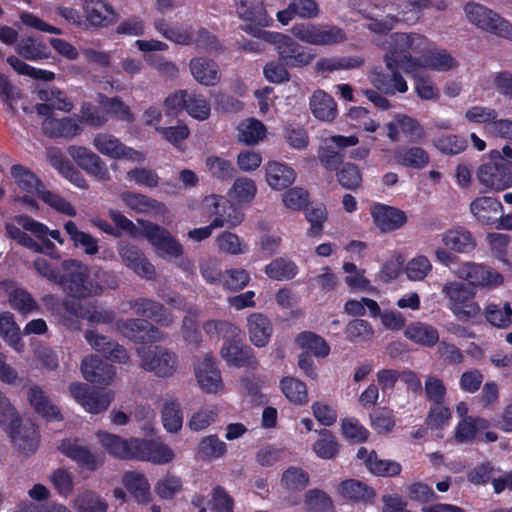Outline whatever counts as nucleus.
<instances>
[{
  "mask_svg": "<svg viewBox=\"0 0 512 512\" xmlns=\"http://www.w3.org/2000/svg\"><path fill=\"white\" fill-rule=\"evenodd\" d=\"M62 268L65 274L60 278V282L64 289L75 298L101 294L111 277L102 269H90L76 260L64 261Z\"/></svg>",
  "mask_w": 512,
  "mask_h": 512,
  "instance_id": "nucleus-1",
  "label": "nucleus"
},
{
  "mask_svg": "<svg viewBox=\"0 0 512 512\" xmlns=\"http://www.w3.org/2000/svg\"><path fill=\"white\" fill-rule=\"evenodd\" d=\"M0 428L18 452L28 455L37 450L40 441L38 428L32 422H22L14 406L1 391Z\"/></svg>",
  "mask_w": 512,
  "mask_h": 512,
  "instance_id": "nucleus-2",
  "label": "nucleus"
},
{
  "mask_svg": "<svg viewBox=\"0 0 512 512\" xmlns=\"http://www.w3.org/2000/svg\"><path fill=\"white\" fill-rule=\"evenodd\" d=\"M432 42L425 36L417 33H393L383 43L386 50L385 62L389 70L405 67L410 61H417L419 57L430 51Z\"/></svg>",
  "mask_w": 512,
  "mask_h": 512,
  "instance_id": "nucleus-3",
  "label": "nucleus"
},
{
  "mask_svg": "<svg viewBox=\"0 0 512 512\" xmlns=\"http://www.w3.org/2000/svg\"><path fill=\"white\" fill-rule=\"evenodd\" d=\"M201 205L205 213L215 215V218L209 226L188 232V237L193 241L200 242L207 239L213 229L224 226L236 227L243 221V214L234 209L224 197L214 194L206 196Z\"/></svg>",
  "mask_w": 512,
  "mask_h": 512,
  "instance_id": "nucleus-4",
  "label": "nucleus"
},
{
  "mask_svg": "<svg viewBox=\"0 0 512 512\" xmlns=\"http://www.w3.org/2000/svg\"><path fill=\"white\" fill-rule=\"evenodd\" d=\"M476 178L486 192H500L512 187V164L499 150H491L476 170Z\"/></svg>",
  "mask_w": 512,
  "mask_h": 512,
  "instance_id": "nucleus-5",
  "label": "nucleus"
},
{
  "mask_svg": "<svg viewBox=\"0 0 512 512\" xmlns=\"http://www.w3.org/2000/svg\"><path fill=\"white\" fill-rule=\"evenodd\" d=\"M467 20L477 28L512 41V24L492 9L469 2L464 7Z\"/></svg>",
  "mask_w": 512,
  "mask_h": 512,
  "instance_id": "nucleus-6",
  "label": "nucleus"
},
{
  "mask_svg": "<svg viewBox=\"0 0 512 512\" xmlns=\"http://www.w3.org/2000/svg\"><path fill=\"white\" fill-rule=\"evenodd\" d=\"M140 367L157 377L168 378L178 369L177 355L161 346H148L137 349Z\"/></svg>",
  "mask_w": 512,
  "mask_h": 512,
  "instance_id": "nucleus-7",
  "label": "nucleus"
},
{
  "mask_svg": "<svg viewBox=\"0 0 512 512\" xmlns=\"http://www.w3.org/2000/svg\"><path fill=\"white\" fill-rule=\"evenodd\" d=\"M138 223L141 236L147 239L158 256L166 260L182 256L183 246L166 228L144 220Z\"/></svg>",
  "mask_w": 512,
  "mask_h": 512,
  "instance_id": "nucleus-8",
  "label": "nucleus"
},
{
  "mask_svg": "<svg viewBox=\"0 0 512 512\" xmlns=\"http://www.w3.org/2000/svg\"><path fill=\"white\" fill-rule=\"evenodd\" d=\"M442 293L448 299V308L461 320L474 319L480 315V306L474 301V293L463 283L447 282Z\"/></svg>",
  "mask_w": 512,
  "mask_h": 512,
  "instance_id": "nucleus-9",
  "label": "nucleus"
},
{
  "mask_svg": "<svg viewBox=\"0 0 512 512\" xmlns=\"http://www.w3.org/2000/svg\"><path fill=\"white\" fill-rule=\"evenodd\" d=\"M261 39L274 45L278 52L279 58L286 65L292 67H300L308 65L314 55L310 49L301 47L291 37L279 32L261 33Z\"/></svg>",
  "mask_w": 512,
  "mask_h": 512,
  "instance_id": "nucleus-10",
  "label": "nucleus"
},
{
  "mask_svg": "<svg viewBox=\"0 0 512 512\" xmlns=\"http://www.w3.org/2000/svg\"><path fill=\"white\" fill-rule=\"evenodd\" d=\"M236 13L244 22L241 28L254 37L261 38V28L273 24L262 0H236Z\"/></svg>",
  "mask_w": 512,
  "mask_h": 512,
  "instance_id": "nucleus-11",
  "label": "nucleus"
},
{
  "mask_svg": "<svg viewBox=\"0 0 512 512\" xmlns=\"http://www.w3.org/2000/svg\"><path fill=\"white\" fill-rule=\"evenodd\" d=\"M291 32L298 40L313 45H331L345 40L344 32L334 26L300 23L295 24Z\"/></svg>",
  "mask_w": 512,
  "mask_h": 512,
  "instance_id": "nucleus-12",
  "label": "nucleus"
},
{
  "mask_svg": "<svg viewBox=\"0 0 512 512\" xmlns=\"http://www.w3.org/2000/svg\"><path fill=\"white\" fill-rule=\"evenodd\" d=\"M92 144L102 155L111 159H125L135 163H143L145 154L126 146L117 137L108 133H98L94 136Z\"/></svg>",
  "mask_w": 512,
  "mask_h": 512,
  "instance_id": "nucleus-13",
  "label": "nucleus"
},
{
  "mask_svg": "<svg viewBox=\"0 0 512 512\" xmlns=\"http://www.w3.org/2000/svg\"><path fill=\"white\" fill-rule=\"evenodd\" d=\"M458 66L457 61L444 49H437L432 43L430 51L419 57L417 61L408 62L405 73L416 76V71L429 69L435 71H449Z\"/></svg>",
  "mask_w": 512,
  "mask_h": 512,
  "instance_id": "nucleus-14",
  "label": "nucleus"
},
{
  "mask_svg": "<svg viewBox=\"0 0 512 512\" xmlns=\"http://www.w3.org/2000/svg\"><path fill=\"white\" fill-rule=\"evenodd\" d=\"M454 273L472 286L494 288L503 282V276L499 272L483 264L466 262L461 264Z\"/></svg>",
  "mask_w": 512,
  "mask_h": 512,
  "instance_id": "nucleus-15",
  "label": "nucleus"
},
{
  "mask_svg": "<svg viewBox=\"0 0 512 512\" xmlns=\"http://www.w3.org/2000/svg\"><path fill=\"white\" fill-rule=\"evenodd\" d=\"M85 18V28H104L119 18L117 11L106 0H80Z\"/></svg>",
  "mask_w": 512,
  "mask_h": 512,
  "instance_id": "nucleus-16",
  "label": "nucleus"
},
{
  "mask_svg": "<svg viewBox=\"0 0 512 512\" xmlns=\"http://www.w3.org/2000/svg\"><path fill=\"white\" fill-rule=\"evenodd\" d=\"M69 392L74 400L80 404L83 409L91 414H98L105 411L113 400V392L107 391L97 393L83 383H72L69 386Z\"/></svg>",
  "mask_w": 512,
  "mask_h": 512,
  "instance_id": "nucleus-17",
  "label": "nucleus"
},
{
  "mask_svg": "<svg viewBox=\"0 0 512 512\" xmlns=\"http://www.w3.org/2000/svg\"><path fill=\"white\" fill-rule=\"evenodd\" d=\"M309 481V474L304 469L296 466L288 467L280 480L283 500L290 506L300 504V492L308 486Z\"/></svg>",
  "mask_w": 512,
  "mask_h": 512,
  "instance_id": "nucleus-18",
  "label": "nucleus"
},
{
  "mask_svg": "<svg viewBox=\"0 0 512 512\" xmlns=\"http://www.w3.org/2000/svg\"><path fill=\"white\" fill-rule=\"evenodd\" d=\"M490 422L481 417H468L460 420L455 429V439L461 443L471 442L477 437L486 442H495L498 436L493 431H486Z\"/></svg>",
  "mask_w": 512,
  "mask_h": 512,
  "instance_id": "nucleus-19",
  "label": "nucleus"
},
{
  "mask_svg": "<svg viewBox=\"0 0 512 512\" xmlns=\"http://www.w3.org/2000/svg\"><path fill=\"white\" fill-rule=\"evenodd\" d=\"M68 154L78 166L97 180L107 181L110 179V174L104 161L89 148L72 145L68 148Z\"/></svg>",
  "mask_w": 512,
  "mask_h": 512,
  "instance_id": "nucleus-20",
  "label": "nucleus"
},
{
  "mask_svg": "<svg viewBox=\"0 0 512 512\" xmlns=\"http://www.w3.org/2000/svg\"><path fill=\"white\" fill-rule=\"evenodd\" d=\"M59 450L68 458L75 461L82 469L94 471L104 463V456L91 452L78 439H65L59 445Z\"/></svg>",
  "mask_w": 512,
  "mask_h": 512,
  "instance_id": "nucleus-21",
  "label": "nucleus"
},
{
  "mask_svg": "<svg viewBox=\"0 0 512 512\" xmlns=\"http://www.w3.org/2000/svg\"><path fill=\"white\" fill-rule=\"evenodd\" d=\"M370 215L375 226L384 233L398 230L408 221L407 214L403 210L382 203L373 204Z\"/></svg>",
  "mask_w": 512,
  "mask_h": 512,
  "instance_id": "nucleus-22",
  "label": "nucleus"
},
{
  "mask_svg": "<svg viewBox=\"0 0 512 512\" xmlns=\"http://www.w3.org/2000/svg\"><path fill=\"white\" fill-rule=\"evenodd\" d=\"M195 377L201 390L209 394L224 392L221 373L210 356H205L195 366Z\"/></svg>",
  "mask_w": 512,
  "mask_h": 512,
  "instance_id": "nucleus-23",
  "label": "nucleus"
},
{
  "mask_svg": "<svg viewBox=\"0 0 512 512\" xmlns=\"http://www.w3.org/2000/svg\"><path fill=\"white\" fill-rule=\"evenodd\" d=\"M136 445L138 446L135 460L164 465L172 462L176 457L173 449L161 441L139 439Z\"/></svg>",
  "mask_w": 512,
  "mask_h": 512,
  "instance_id": "nucleus-24",
  "label": "nucleus"
},
{
  "mask_svg": "<svg viewBox=\"0 0 512 512\" xmlns=\"http://www.w3.org/2000/svg\"><path fill=\"white\" fill-rule=\"evenodd\" d=\"M123 204L130 210L154 217L165 216L167 207L165 204L144 194L124 191L120 194Z\"/></svg>",
  "mask_w": 512,
  "mask_h": 512,
  "instance_id": "nucleus-25",
  "label": "nucleus"
},
{
  "mask_svg": "<svg viewBox=\"0 0 512 512\" xmlns=\"http://www.w3.org/2000/svg\"><path fill=\"white\" fill-rule=\"evenodd\" d=\"M387 137L396 142L404 135L412 141H418L424 137L422 126L415 119L404 114H397L393 120L386 124Z\"/></svg>",
  "mask_w": 512,
  "mask_h": 512,
  "instance_id": "nucleus-26",
  "label": "nucleus"
},
{
  "mask_svg": "<svg viewBox=\"0 0 512 512\" xmlns=\"http://www.w3.org/2000/svg\"><path fill=\"white\" fill-rule=\"evenodd\" d=\"M101 445L114 457L120 459H135L137 453L136 442L139 438L123 439L118 435L98 432Z\"/></svg>",
  "mask_w": 512,
  "mask_h": 512,
  "instance_id": "nucleus-27",
  "label": "nucleus"
},
{
  "mask_svg": "<svg viewBox=\"0 0 512 512\" xmlns=\"http://www.w3.org/2000/svg\"><path fill=\"white\" fill-rule=\"evenodd\" d=\"M265 181L272 190L280 191L296 180L295 170L286 163L279 161H268L264 167Z\"/></svg>",
  "mask_w": 512,
  "mask_h": 512,
  "instance_id": "nucleus-28",
  "label": "nucleus"
},
{
  "mask_svg": "<svg viewBox=\"0 0 512 512\" xmlns=\"http://www.w3.org/2000/svg\"><path fill=\"white\" fill-rule=\"evenodd\" d=\"M470 211L479 223L494 225L503 212V206L496 198L482 196L471 202Z\"/></svg>",
  "mask_w": 512,
  "mask_h": 512,
  "instance_id": "nucleus-29",
  "label": "nucleus"
},
{
  "mask_svg": "<svg viewBox=\"0 0 512 512\" xmlns=\"http://www.w3.org/2000/svg\"><path fill=\"white\" fill-rule=\"evenodd\" d=\"M81 371L83 377L89 382L105 385L110 384L116 374L114 366L95 356H89L83 360Z\"/></svg>",
  "mask_w": 512,
  "mask_h": 512,
  "instance_id": "nucleus-30",
  "label": "nucleus"
},
{
  "mask_svg": "<svg viewBox=\"0 0 512 512\" xmlns=\"http://www.w3.org/2000/svg\"><path fill=\"white\" fill-rule=\"evenodd\" d=\"M44 117L42 128L49 137L73 138L82 131L80 123L73 118L56 119L51 114Z\"/></svg>",
  "mask_w": 512,
  "mask_h": 512,
  "instance_id": "nucleus-31",
  "label": "nucleus"
},
{
  "mask_svg": "<svg viewBox=\"0 0 512 512\" xmlns=\"http://www.w3.org/2000/svg\"><path fill=\"white\" fill-rule=\"evenodd\" d=\"M117 329L124 336L137 342H155L161 339L159 331L143 320L117 322Z\"/></svg>",
  "mask_w": 512,
  "mask_h": 512,
  "instance_id": "nucleus-32",
  "label": "nucleus"
},
{
  "mask_svg": "<svg viewBox=\"0 0 512 512\" xmlns=\"http://www.w3.org/2000/svg\"><path fill=\"white\" fill-rule=\"evenodd\" d=\"M38 98L44 103L36 106V111L40 116H48L52 109L69 112L73 104L67 99L65 94L56 88H46L38 92Z\"/></svg>",
  "mask_w": 512,
  "mask_h": 512,
  "instance_id": "nucleus-33",
  "label": "nucleus"
},
{
  "mask_svg": "<svg viewBox=\"0 0 512 512\" xmlns=\"http://www.w3.org/2000/svg\"><path fill=\"white\" fill-rule=\"evenodd\" d=\"M250 341L256 347H264L270 341L273 327L271 321L261 313H252L247 318Z\"/></svg>",
  "mask_w": 512,
  "mask_h": 512,
  "instance_id": "nucleus-34",
  "label": "nucleus"
},
{
  "mask_svg": "<svg viewBox=\"0 0 512 512\" xmlns=\"http://www.w3.org/2000/svg\"><path fill=\"white\" fill-rule=\"evenodd\" d=\"M441 241L447 249L457 253H469L476 247L472 233L461 227L445 231L441 235Z\"/></svg>",
  "mask_w": 512,
  "mask_h": 512,
  "instance_id": "nucleus-35",
  "label": "nucleus"
},
{
  "mask_svg": "<svg viewBox=\"0 0 512 512\" xmlns=\"http://www.w3.org/2000/svg\"><path fill=\"white\" fill-rule=\"evenodd\" d=\"M119 254L123 262L141 277L151 278L154 275V266L135 246L128 244L121 245Z\"/></svg>",
  "mask_w": 512,
  "mask_h": 512,
  "instance_id": "nucleus-36",
  "label": "nucleus"
},
{
  "mask_svg": "<svg viewBox=\"0 0 512 512\" xmlns=\"http://www.w3.org/2000/svg\"><path fill=\"white\" fill-rule=\"evenodd\" d=\"M221 356L227 362V364L236 367H251L254 368L257 365V360L253 355L251 348L245 346L241 347L235 341H227L222 349Z\"/></svg>",
  "mask_w": 512,
  "mask_h": 512,
  "instance_id": "nucleus-37",
  "label": "nucleus"
},
{
  "mask_svg": "<svg viewBox=\"0 0 512 512\" xmlns=\"http://www.w3.org/2000/svg\"><path fill=\"white\" fill-rule=\"evenodd\" d=\"M357 457L363 460L368 470L378 476H394L400 473L399 463L389 460H380L374 451H368L361 447L357 452Z\"/></svg>",
  "mask_w": 512,
  "mask_h": 512,
  "instance_id": "nucleus-38",
  "label": "nucleus"
},
{
  "mask_svg": "<svg viewBox=\"0 0 512 512\" xmlns=\"http://www.w3.org/2000/svg\"><path fill=\"white\" fill-rule=\"evenodd\" d=\"M309 105L313 116L321 121L330 122L337 115L336 102L323 90H317L313 93Z\"/></svg>",
  "mask_w": 512,
  "mask_h": 512,
  "instance_id": "nucleus-39",
  "label": "nucleus"
},
{
  "mask_svg": "<svg viewBox=\"0 0 512 512\" xmlns=\"http://www.w3.org/2000/svg\"><path fill=\"white\" fill-rule=\"evenodd\" d=\"M393 160L394 163L405 167L422 169L429 163V155L420 147L399 146L394 152Z\"/></svg>",
  "mask_w": 512,
  "mask_h": 512,
  "instance_id": "nucleus-40",
  "label": "nucleus"
},
{
  "mask_svg": "<svg viewBox=\"0 0 512 512\" xmlns=\"http://www.w3.org/2000/svg\"><path fill=\"white\" fill-rule=\"evenodd\" d=\"M190 71L193 78L205 86H214L220 81L218 66L204 58H194L190 61Z\"/></svg>",
  "mask_w": 512,
  "mask_h": 512,
  "instance_id": "nucleus-41",
  "label": "nucleus"
},
{
  "mask_svg": "<svg viewBox=\"0 0 512 512\" xmlns=\"http://www.w3.org/2000/svg\"><path fill=\"white\" fill-rule=\"evenodd\" d=\"M227 450V444L220 440L217 435H208L202 437L199 441L195 455L200 460L213 462L223 458Z\"/></svg>",
  "mask_w": 512,
  "mask_h": 512,
  "instance_id": "nucleus-42",
  "label": "nucleus"
},
{
  "mask_svg": "<svg viewBox=\"0 0 512 512\" xmlns=\"http://www.w3.org/2000/svg\"><path fill=\"white\" fill-rule=\"evenodd\" d=\"M395 67L392 72V77L388 78L381 72L373 71L371 72L369 78L371 83L381 92L386 94H394L396 92L405 93L408 90V85L406 80L398 73H396Z\"/></svg>",
  "mask_w": 512,
  "mask_h": 512,
  "instance_id": "nucleus-43",
  "label": "nucleus"
},
{
  "mask_svg": "<svg viewBox=\"0 0 512 512\" xmlns=\"http://www.w3.org/2000/svg\"><path fill=\"white\" fill-rule=\"evenodd\" d=\"M404 334L409 340L423 346H434L439 341L437 329L423 322L410 324Z\"/></svg>",
  "mask_w": 512,
  "mask_h": 512,
  "instance_id": "nucleus-44",
  "label": "nucleus"
},
{
  "mask_svg": "<svg viewBox=\"0 0 512 512\" xmlns=\"http://www.w3.org/2000/svg\"><path fill=\"white\" fill-rule=\"evenodd\" d=\"M161 420L164 429L168 433H177L183 425V413L180 404L171 398L163 401L161 408Z\"/></svg>",
  "mask_w": 512,
  "mask_h": 512,
  "instance_id": "nucleus-45",
  "label": "nucleus"
},
{
  "mask_svg": "<svg viewBox=\"0 0 512 512\" xmlns=\"http://www.w3.org/2000/svg\"><path fill=\"white\" fill-rule=\"evenodd\" d=\"M257 193V186L253 179L242 176L237 178L228 195L230 200L238 205L248 204L253 201Z\"/></svg>",
  "mask_w": 512,
  "mask_h": 512,
  "instance_id": "nucleus-46",
  "label": "nucleus"
},
{
  "mask_svg": "<svg viewBox=\"0 0 512 512\" xmlns=\"http://www.w3.org/2000/svg\"><path fill=\"white\" fill-rule=\"evenodd\" d=\"M122 483L139 503H146L150 499V485L146 477L138 472H126Z\"/></svg>",
  "mask_w": 512,
  "mask_h": 512,
  "instance_id": "nucleus-47",
  "label": "nucleus"
},
{
  "mask_svg": "<svg viewBox=\"0 0 512 512\" xmlns=\"http://www.w3.org/2000/svg\"><path fill=\"white\" fill-rule=\"evenodd\" d=\"M238 140L247 145H256L266 137V126L255 118H248L238 125Z\"/></svg>",
  "mask_w": 512,
  "mask_h": 512,
  "instance_id": "nucleus-48",
  "label": "nucleus"
},
{
  "mask_svg": "<svg viewBox=\"0 0 512 512\" xmlns=\"http://www.w3.org/2000/svg\"><path fill=\"white\" fill-rule=\"evenodd\" d=\"M28 400L35 411L44 418L51 420L60 417L58 408L51 403L49 398L39 387L34 386L29 389Z\"/></svg>",
  "mask_w": 512,
  "mask_h": 512,
  "instance_id": "nucleus-49",
  "label": "nucleus"
},
{
  "mask_svg": "<svg viewBox=\"0 0 512 512\" xmlns=\"http://www.w3.org/2000/svg\"><path fill=\"white\" fill-rule=\"evenodd\" d=\"M15 51L21 57L31 61L47 59L50 56V51L45 43L30 37L16 42Z\"/></svg>",
  "mask_w": 512,
  "mask_h": 512,
  "instance_id": "nucleus-50",
  "label": "nucleus"
},
{
  "mask_svg": "<svg viewBox=\"0 0 512 512\" xmlns=\"http://www.w3.org/2000/svg\"><path fill=\"white\" fill-rule=\"evenodd\" d=\"M485 319L492 326L505 329L512 322V307L510 303H489L484 309Z\"/></svg>",
  "mask_w": 512,
  "mask_h": 512,
  "instance_id": "nucleus-51",
  "label": "nucleus"
},
{
  "mask_svg": "<svg viewBox=\"0 0 512 512\" xmlns=\"http://www.w3.org/2000/svg\"><path fill=\"white\" fill-rule=\"evenodd\" d=\"M67 311L77 317L87 319L93 323H109L113 319V313L109 310L99 308L92 303L86 306L78 305L74 307L70 303L65 304Z\"/></svg>",
  "mask_w": 512,
  "mask_h": 512,
  "instance_id": "nucleus-52",
  "label": "nucleus"
},
{
  "mask_svg": "<svg viewBox=\"0 0 512 512\" xmlns=\"http://www.w3.org/2000/svg\"><path fill=\"white\" fill-rule=\"evenodd\" d=\"M280 389L287 400L295 405H305L308 402L306 384L294 377H284L280 381Z\"/></svg>",
  "mask_w": 512,
  "mask_h": 512,
  "instance_id": "nucleus-53",
  "label": "nucleus"
},
{
  "mask_svg": "<svg viewBox=\"0 0 512 512\" xmlns=\"http://www.w3.org/2000/svg\"><path fill=\"white\" fill-rule=\"evenodd\" d=\"M14 221L18 226L24 230L32 233L35 237L40 240H44L47 236L56 240L59 244L64 243V239L58 230H49L46 225L40 223L28 216L19 215L14 218Z\"/></svg>",
  "mask_w": 512,
  "mask_h": 512,
  "instance_id": "nucleus-54",
  "label": "nucleus"
},
{
  "mask_svg": "<svg viewBox=\"0 0 512 512\" xmlns=\"http://www.w3.org/2000/svg\"><path fill=\"white\" fill-rule=\"evenodd\" d=\"M303 508L307 512H333L331 497L321 489H310L304 494Z\"/></svg>",
  "mask_w": 512,
  "mask_h": 512,
  "instance_id": "nucleus-55",
  "label": "nucleus"
},
{
  "mask_svg": "<svg viewBox=\"0 0 512 512\" xmlns=\"http://www.w3.org/2000/svg\"><path fill=\"white\" fill-rule=\"evenodd\" d=\"M374 12H368L366 10L363 11V14L366 18L370 20V22L367 24V28L376 34H382L386 33L390 30H392L396 23L399 21L407 22L409 19L405 18V12L399 11L398 15L401 17H396L388 14L385 19H378L381 15L379 14V9L375 8Z\"/></svg>",
  "mask_w": 512,
  "mask_h": 512,
  "instance_id": "nucleus-56",
  "label": "nucleus"
},
{
  "mask_svg": "<svg viewBox=\"0 0 512 512\" xmlns=\"http://www.w3.org/2000/svg\"><path fill=\"white\" fill-rule=\"evenodd\" d=\"M133 309L136 313L149 317L161 325H169L173 321V316L167 313L164 307L156 302L141 299L135 302Z\"/></svg>",
  "mask_w": 512,
  "mask_h": 512,
  "instance_id": "nucleus-57",
  "label": "nucleus"
},
{
  "mask_svg": "<svg viewBox=\"0 0 512 512\" xmlns=\"http://www.w3.org/2000/svg\"><path fill=\"white\" fill-rule=\"evenodd\" d=\"M342 269L345 276L346 285L359 292H371L373 287L371 286L370 280L365 277V270L358 268L352 262H343Z\"/></svg>",
  "mask_w": 512,
  "mask_h": 512,
  "instance_id": "nucleus-58",
  "label": "nucleus"
},
{
  "mask_svg": "<svg viewBox=\"0 0 512 512\" xmlns=\"http://www.w3.org/2000/svg\"><path fill=\"white\" fill-rule=\"evenodd\" d=\"M295 342L300 349L309 351L316 357H326L330 352L327 342L321 336L310 331L300 333Z\"/></svg>",
  "mask_w": 512,
  "mask_h": 512,
  "instance_id": "nucleus-59",
  "label": "nucleus"
},
{
  "mask_svg": "<svg viewBox=\"0 0 512 512\" xmlns=\"http://www.w3.org/2000/svg\"><path fill=\"white\" fill-rule=\"evenodd\" d=\"M64 229L75 247L82 248L88 255H94L98 252V241L90 234L79 230L73 221H68Z\"/></svg>",
  "mask_w": 512,
  "mask_h": 512,
  "instance_id": "nucleus-60",
  "label": "nucleus"
},
{
  "mask_svg": "<svg viewBox=\"0 0 512 512\" xmlns=\"http://www.w3.org/2000/svg\"><path fill=\"white\" fill-rule=\"evenodd\" d=\"M73 508L76 512H107L108 504L100 495L87 490L75 497Z\"/></svg>",
  "mask_w": 512,
  "mask_h": 512,
  "instance_id": "nucleus-61",
  "label": "nucleus"
},
{
  "mask_svg": "<svg viewBox=\"0 0 512 512\" xmlns=\"http://www.w3.org/2000/svg\"><path fill=\"white\" fill-rule=\"evenodd\" d=\"M51 165L57 169L72 184L81 189L88 187L86 180L82 174L76 170L73 165L60 154L50 155Z\"/></svg>",
  "mask_w": 512,
  "mask_h": 512,
  "instance_id": "nucleus-62",
  "label": "nucleus"
},
{
  "mask_svg": "<svg viewBox=\"0 0 512 512\" xmlns=\"http://www.w3.org/2000/svg\"><path fill=\"white\" fill-rule=\"evenodd\" d=\"M0 335L16 351H21L23 344L20 339V329L10 312L0 314Z\"/></svg>",
  "mask_w": 512,
  "mask_h": 512,
  "instance_id": "nucleus-63",
  "label": "nucleus"
},
{
  "mask_svg": "<svg viewBox=\"0 0 512 512\" xmlns=\"http://www.w3.org/2000/svg\"><path fill=\"white\" fill-rule=\"evenodd\" d=\"M154 27L165 38L177 44L187 45L193 41V33L190 28L169 27L164 19L155 20Z\"/></svg>",
  "mask_w": 512,
  "mask_h": 512,
  "instance_id": "nucleus-64",
  "label": "nucleus"
}]
</instances>
